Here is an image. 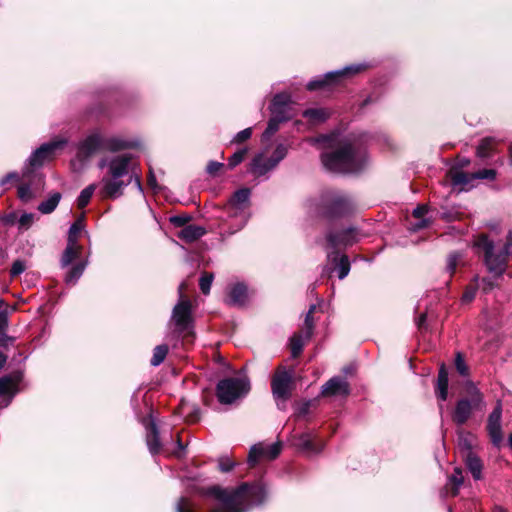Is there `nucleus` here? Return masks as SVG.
Listing matches in <instances>:
<instances>
[{
	"mask_svg": "<svg viewBox=\"0 0 512 512\" xmlns=\"http://www.w3.org/2000/svg\"><path fill=\"white\" fill-rule=\"evenodd\" d=\"M197 492L209 500L208 512H246L267 499L266 488L260 483H243L237 488L211 486Z\"/></svg>",
	"mask_w": 512,
	"mask_h": 512,
	"instance_id": "nucleus-1",
	"label": "nucleus"
},
{
	"mask_svg": "<svg viewBox=\"0 0 512 512\" xmlns=\"http://www.w3.org/2000/svg\"><path fill=\"white\" fill-rule=\"evenodd\" d=\"M99 169H106L100 181V193L105 198L116 199L123 195L124 188L132 182L143 193L140 173L137 171L134 156L121 153L102 157L97 164Z\"/></svg>",
	"mask_w": 512,
	"mask_h": 512,
	"instance_id": "nucleus-2",
	"label": "nucleus"
},
{
	"mask_svg": "<svg viewBox=\"0 0 512 512\" xmlns=\"http://www.w3.org/2000/svg\"><path fill=\"white\" fill-rule=\"evenodd\" d=\"M323 166L338 173H358L368 164L365 148L356 141L348 139L339 141L331 151L321 154Z\"/></svg>",
	"mask_w": 512,
	"mask_h": 512,
	"instance_id": "nucleus-3",
	"label": "nucleus"
},
{
	"mask_svg": "<svg viewBox=\"0 0 512 512\" xmlns=\"http://www.w3.org/2000/svg\"><path fill=\"white\" fill-rule=\"evenodd\" d=\"M306 206L310 213L327 219L348 216L355 208L351 196L338 190H325L317 198L307 200Z\"/></svg>",
	"mask_w": 512,
	"mask_h": 512,
	"instance_id": "nucleus-4",
	"label": "nucleus"
},
{
	"mask_svg": "<svg viewBox=\"0 0 512 512\" xmlns=\"http://www.w3.org/2000/svg\"><path fill=\"white\" fill-rule=\"evenodd\" d=\"M476 246L482 253L487 271L494 276H503L508 267V259L512 258V230L509 231L502 247H497L486 235L478 237Z\"/></svg>",
	"mask_w": 512,
	"mask_h": 512,
	"instance_id": "nucleus-5",
	"label": "nucleus"
},
{
	"mask_svg": "<svg viewBox=\"0 0 512 512\" xmlns=\"http://www.w3.org/2000/svg\"><path fill=\"white\" fill-rule=\"evenodd\" d=\"M464 390L466 396L456 402L452 414V420L458 426L464 425L474 411L482 410L485 407L484 396L474 382L466 381Z\"/></svg>",
	"mask_w": 512,
	"mask_h": 512,
	"instance_id": "nucleus-6",
	"label": "nucleus"
},
{
	"mask_svg": "<svg viewBox=\"0 0 512 512\" xmlns=\"http://www.w3.org/2000/svg\"><path fill=\"white\" fill-rule=\"evenodd\" d=\"M288 148L284 144H278L274 151L269 154L267 148L258 152L252 158L249 164V173L255 178L268 179L269 174L278 166V164L287 156Z\"/></svg>",
	"mask_w": 512,
	"mask_h": 512,
	"instance_id": "nucleus-7",
	"label": "nucleus"
},
{
	"mask_svg": "<svg viewBox=\"0 0 512 512\" xmlns=\"http://www.w3.org/2000/svg\"><path fill=\"white\" fill-rule=\"evenodd\" d=\"M371 66L372 65L368 62L351 64L341 69L330 71L322 76L316 77L315 79L309 81L306 87L309 91H315L326 86L340 84L345 80L366 71Z\"/></svg>",
	"mask_w": 512,
	"mask_h": 512,
	"instance_id": "nucleus-8",
	"label": "nucleus"
},
{
	"mask_svg": "<svg viewBox=\"0 0 512 512\" xmlns=\"http://www.w3.org/2000/svg\"><path fill=\"white\" fill-rule=\"evenodd\" d=\"M249 390V379L245 375H239L220 380L216 387V395L221 404H232L245 396Z\"/></svg>",
	"mask_w": 512,
	"mask_h": 512,
	"instance_id": "nucleus-9",
	"label": "nucleus"
},
{
	"mask_svg": "<svg viewBox=\"0 0 512 512\" xmlns=\"http://www.w3.org/2000/svg\"><path fill=\"white\" fill-rule=\"evenodd\" d=\"M293 370L279 367L271 379V391L278 409L285 410L294 389Z\"/></svg>",
	"mask_w": 512,
	"mask_h": 512,
	"instance_id": "nucleus-10",
	"label": "nucleus"
},
{
	"mask_svg": "<svg viewBox=\"0 0 512 512\" xmlns=\"http://www.w3.org/2000/svg\"><path fill=\"white\" fill-rule=\"evenodd\" d=\"M45 187L44 175L40 172L24 167L22 182L18 186V198L25 203L39 197Z\"/></svg>",
	"mask_w": 512,
	"mask_h": 512,
	"instance_id": "nucleus-11",
	"label": "nucleus"
},
{
	"mask_svg": "<svg viewBox=\"0 0 512 512\" xmlns=\"http://www.w3.org/2000/svg\"><path fill=\"white\" fill-rule=\"evenodd\" d=\"M184 283L179 286L180 299L173 307L170 322L178 333H188L192 328V304L183 296Z\"/></svg>",
	"mask_w": 512,
	"mask_h": 512,
	"instance_id": "nucleus-12",
	"label": "nucleus"
},
{
	"mask_svg": "<svg viewBox=\"0 0 512 512\" xmlns=\"http://www.w3.org/2000/svg\"><path fill=\"white\" fill-rule=\"evenodd\" d=\"M364 234L355 226H348L340 230H330L326 233L325 239L328 251H337L357 243Z\"/></svg>",
	"mask_w": 512,
	"mask_h": 512,
	"instance_id": "nucleus-13",
	"label": "nucleus"
},
{
	"mask_svg": "<svg viewBox=\"0 0 512 512\" xmlns=\"http://www.w3.org/2000/svg\"><path fill=\"white\" fill-rule=\"evenodd\" d=\"M76 159L85 164L95 153L104 151L103 135L99 129L90 132L76 146Z\"/></svg>",
	"mask_w": 512,
	"mask_h": 512,
	"instance_id": "nucleus-14",
	"label": "nucleus"
},
{
	"mask_svg": "<svg viewBox=\"0 0 512 512\" xmlns=\"http://www.w3.org/2000/svg\"><path fill=\"white\" fill-rule=\"evenodd\" d=\"M66 144L67 140L65 139H57L43 143L40 147L32 152L27 160L25 167L35 171V169L40 168L46 161L51 160L55 153L62 149Z\"/></svg>",
	"mask_w": 512,
	"mask_h": 512,
	"instance_id": "nucleus-15",
	"label": "nucleus"
},
{
	"mask_svg": "<svg viewBox=\"0 0 512 512\" xmlns=\"http://www.w3.org/2000/svg\"><path fill=\"white\" fill-rule=\"evenodd\" d=\"M449 175L454 186L461 187L462 189H469L473 187V183L476 180H494L496 177V171L494 169H482L475 173H467L458 168H452Z\"/></svg>",
	"mask_w": 512,
	"mask_h": 512,
	"instance_id": "nucleus-16",
	"label": "nucleus"
},
{
	"mask_svg": "<svg viewBox=\"0 0 512 512\" xmlns=\"http://www.w3.org/2000/svg\"><path fill=\"white\" fill-rule=\"evenodd\" d=\"M271 115L276 116L285 121L294 117L295 112L293 108V101L291 95L286 92L277 93L274 95L269 106Z\"/></svg>",
	"mask_w": 512,
	"mask_h": 512,
	"instance_id": "nucleus-17",
	"label": "nucleus"
},
{
	"mask_svg": "<svg viewBox=\"0 0 512 512\" xmlns=\"http://www.w3.org/2000/svg\"><path fill=\"white\" fill-rule=\"evenodd\" d=\"M282 445L280 442H276L273 444L265 445L263 443H258L253 445L250 448L248 455V463L251 466L256 465L259 459H275L281 452Z\"/></svg>",
	"mask_w": 512,
	"mask_h": 512,
	"instance_id": "nucleus-18",
	"label": "nucleus"
},
{
	"mask_svg": "<svg viewBox=\"0 0 512 512\" xmlns=\"http://www.w3.org/2000/svg\"><path fill=\"white\" fill-rule=\"evenodd\" d=\"M294 445L300 451L308 455H317L325 447V443L316 439V435L310 431L304 432L294 438Z\"/></svg>",
	"mask_w": 512,
	"mask_h": 512,
	"instance_id": "nucleus-19",
	"label": "nucleus"
},
{
	"mask_svg": "<svg viewBox=\"0 0 512 512\" xmlns=\"http://www.w3.org/2000/svg\"><path fill=\"white\" fill-rule=\"evenodd\" d=\"M502 406L498 402L493 411L490 413L487 421V431L492 444L499 447L503 441L502 427Z\"/></svg>",
	"mask_w": 512,
	"mask_h": 512,
	"instance_id": "nucleus-20",
	"label": "nucleus"
},
{
	"mask_svg": "<svg viewBox=\"0 0 512 512\" xmlns=\"http://www.w3.org/2000/svg\"><path fill=\"white\" fill-rule=\"evenodd\" d=\"M104 151L116 153L127 149L138 148L141 141L137 138L126 139L120 136H103Z\"/></svg>",
	"mask_w": 512,
	"mask_h": 512,
	"instance_id": "nucleus-21",
	"label": "nucleus"
},
{
	"mask_svg": "<svg viewBox=\"0 0 512 512\" xmlns=\"http://www.w3.org/2000/svg\"><path fill=\"white\" fill-rule=\"evenodd\" d=\"M23 377L24 373L22 371H15L10 375L0 378V397L5 395L9 396L6 405H8L12 398L17 394L18 385L23 380Z\"/></svg>",
	"mask_w": 512,
	"mask_h": 512,
	"instance_id": "nucleus-22",
	"label": "nucleus"
},
{
	"mask_svg": "<svg viewBox=\"0 0 512 512\" xmlns=\"http://www.w3.org/2000/svg\"><path fill=\"white\" fill-rule=\"evenodd\" d=\"M321 393L323 396H348L350 386L348 381L341 376H335L329 379L323 386Z\"/></svg>",
	"mask_w": 512,
	"mask_h": 512,
	"instance_id": "nucleus-23",
	"label": "nucleus"
},
{
	"mask_svg": "<svg viewBox=\"0 0 512 512\" xmlns=\"http://www.w3.org/2000/svg\"><path fill=\"white\" fill-rule=\"evenodd\" d=\"M251 196L249 188H241L233 193L228 202V211L236 216L238 212H243L248 206Z\"/></svg>",
	"mask_w": 512,
	"mask_h": 512,
	"instance_id": "nucleus-24",
	"label": "nucleus"
},
{
	"mask_svg": "<svg viewBox=\"0 0 512 512\" xmlns=\"http://www.w3.org/2000/svg\"><path fill=\"white\" fill-rule=\"evenodd\" d=\"M248 301V289L244 283H234L228 288L226 302L230 306L243 307Z\"/></svg>",
	"mask_w": 512,
	"mask_h": 512,
	"instance_id": "nucleus-25",
	"label": "nucleus"
},
{
	"mask_svg": "<svg viewBox=\"0 0 512 512\" xmlns=\"http://www.w3.org/2000/svg\"><path fill=\"white\" fill-rule=\"evenodd\" d=\"M328 261L334 266L340 280L344 279L350 272V261L348 256L340 255L337 251H327Z\"/></svg>",
	"mask_w": 512,
	"mask_h": 512,
	"instance_id": "nucleus-26",
	"label": "nucleus"
},
{
	"mask_svg": "<svg viewBox=\"0 0 512 512\" xmlns=\"http://www.w3.org/2000/svg\"><path fill=\"white\" fill-rule=\"evenodd\" d=\"M146 443L152 455L158 454L165 445L160 441L158 427L153 420L146 427Z\"/></svg>",
	"mask_w": 512,
	"mask_h": 512,
	"instance_id": "nucleus-27",
	"label": "nucleus"
},
{
	"mask_svg": "<svg viewBox=\"0 0 512 512\" xmlns=\"http://www.w3.org/2000/svg\"><path fill=\"white\" fill-rule=\"evenodd\" d=\"M448 371L444 364H441L438 372L437 383L435 388L436 397L441 401H446L448 397Z\"/></svg>",
	"mask_w": 512,
	"mask_h": 512,
	"instance_id": "nucleus-28",
	"label": "nucleus"
},
{
	"mask_svg": "<svg viewBox=\"0 0 512 512\" xmlns=\"http://www.w3.org/2000/svg\"><path fill=\"white\" fill-rule=\"evenodd\" d=\"M206 233L205 228L199 225H186L178 233V237L185 242L191 243L201 238Z\"/></svg>",
	"mask_w": 512,
	"mask_h": 512,
	"instance_id": "nucleus-29",
	"label": "nucleus"
},
{
	"mask_svg": "<svg viewBox=\"0 0 512 512\" xmlns=\"http://www.w3.org/2000/svg\"><path fill=\"white\" fill-rule=\"evenodd\" d=\"M82 246L80 244H72L67 242V246L62 254L60 263L62 267L69 266L73 260L80 257Z\"/></svg>",
	"mask_w": 512,
	"mask_h": 512,
	"instance_id": "nucleus-30",
	"label": "nucleus"
},
{
	"mask_svg": "<svg viewBox=\"0 0 512 512\" xmlns=\"http://www.w3.org/2000/svg\"><path fill=\"white\" fill-rule=\"evenodd\" d=\"M463 481L464 478L461 469L455 468L454 472L448 478V482L446 484L447 492H449L452 496H456L463 484Z\"/></svg>",
	"mask_w": 512,
	"mask_h": 512,
	"instance_id": "nucleus-31",
	"label": "nucleus"
},
{
	"mask_svg": "<svg viewBox=\"0 0 512 512\" xmlns=\"http://www.w3.org/2000/svg\"><path fill=\"white\" fill-rule=\"evenodd\" d=\"M62 198L61 193L54 192L52 193L46 200L39 203L37 209L42 214H50L52 213L58 206L60 200Z\"/></svg>",
	"mask_w": 512,
	"mask_h": 512,
	"instance_id": "nucleus-32",
	"label": "nucleus"
},
{
	"mask_svg": "<svg viewBox=\"0 0 512 512\" xmlns=\"http://www.w3.org/2000/svg\"><path fill=\"white\" fill-rule=\"evenodd\" d=\"M87 264L88 260H84L72 266L65 275V283L67 285H74L82 276Z\"/></svg>",
	"mask_w": 512,
	"mask_h": 512,
	"instance_id": "nucleus-33",
	"label": "nucleus"
},
{
	"mask_svg": "<svg viewBox=\"0 0 512 512\" xmlns=\"http://www.w3.org/2000/svg\"><path fill=\"white\" fill-rule=\"evenodd\" d=\"M466 466L475 480L481 479L483 466L481 460L476 455L472 453L468 454L466 458Z\"/></svg>",
	"mask_w": 512,
	"mask_h": 512,
	"instance_id": "nucleus-34",
	"label": "nucleus"
},
{
	"mask_svg": "<svg viewBox=\"0 0 512 512\" xmlns=\"http://www.w3.org/2000/svg\"><path fill=\"white\" fill-rule=\"evenodd\" d=\"M495 140L490 137L483 138L479 143L476 153L481 159H488L493 155Z\"/></svg>",
	"mask_w": 512,
	"mask_h": 512,
	"instance_id": "nucleus-35",
	"label": "nucleus"
},
{
	"mask_svg": "<svg viewBox=\"0 0 512 512\" xmlns=\"http://www.w3.org/2000/svg\"><path fill=\"white\" fill-rule=\"evenodd\" d=\"M310 339H306L303 332L294 334L290 339V349H291V355L293 358L298 357L307 341Z\"/></svg>",
	"mask_w": 512,
	"mask_h": 512,
	"instance_id": "nucleus-36",
	"label": "nucleus"
},
{
	"mask_svg": "<svg viewBox=\"0 0 512 512\" xmlns=\"http://www.w3.org/2000/svg\"><path fill=\"white\" fill-rule=\"evenodd\" d=\"M328 112L322 108H310L303 112V117L308 119L312 124L324 122L328 118Z\"/></svg>",
	"mask_w": 512,
	"mask_h": 512,
	"instance_id": "nucleus-37",
	"label": "nucleus"
},
{
	"mask_svg": "<svg viewBox=\"0 0 512 512\" xmlns=\"http://www.w3.org/2000/svg\"><path fill=\"white\" fill-rule=\"evenodd\" d=\"M315 309H316V306L314 304L311 305L308 312L305 315L304 325H303L301 332L304 333L306 339H311L313 332H314L313 313H314Z\"/></svg>",
	"mask_w": 512,
	"mask_h": 512,
	"instance_id": "nucleus-38",
	"label": "nucleus"
},
{
	"mask_svg": "<svg viewBox=\"0 0 512 512\" xmlns=\"http://www.w3.org/2000/svg\"><path fill=\"white\" fill-rule=\"evenodd\" d=\"M197 504L189 497L182 496L176 503V512H196Z\"/></svg>",
	"mask_w": 512,
	"mask_h": 512,
	"instance_id": "nucleus-39",
	"label": "nucleus"
},
{
	"mask_svg": "<svg viewBox=\"0 0 512 512\" xmlns=\"http://www.w3.org/2000/svg\"><path fill=\"white\" fill-rule=\"evenodd\" d=\"M169 348L166 344L158 345L154 348L153 356L150 360L152 366H159L166 358Z\"/></svg>",
	"mask_w": 512,
	"mask_h": 512,
	"instance_id": "nucleus-40",
	"label": "nucleus"
},
{
	"mask_svg": "<svg viewBox=\"0 0 512 512\" xmlns=\"http://www.w3.org/2000/svg\"><path fill=\"white\" fill-rule=\"evenodd\" d=\"M501 276H491L480 278L478 276V289H481L483 293L491 292L495 287H497L496 279Z\"/></svg>",
	"mask_w": 512,
	"mask_h": 512,
	"instance_id": "nucleus-41",
	"label": "nucleus"
},
{
	"mask_svg": "<svg viewBox=\"0 0 512 512\" xmlns=\"http://www.w3.org/2000/svg\"><path fill=\"white\" fill-rule=\"evenodd\" d=\"M95 189L96 184H90L80 192V195L77 198V205L79 208L82 209L88 205Z\"/></svg>",
	"mask_w": 512,
	"mask_h": 512,
	"instance_id": "nucleus-42",
	"label": "nucleus"
},
{
	"mask_svg": "<svg viewBox=\"0 0 512 512\" xmlns=\"http://www.w3.org/2000/svg\"><path fill=\"white\" fill-rule=\"evenodd\" d=\"M283 122H286V121L283 119H280L276 116L271 115V117L268 121L267 128L263 133V138L269 139L273 134H275L278 131L279 125Z\"/></svg>",
	"mask_w": 512,
	"mask_h": 512,
	"instance_id": "nucleus-43",
	"label": "nucleus"
},
{
	"mask_svg": "<svg viewBox=\"0 0 512 512\" xmlns=\"http://www.w3.org/2000/svg\"><path fill=\"white\" fill-rule=\"evenodd\" d=\"M477 290H478V275L474 276L472 283L466 287V289L463 293V296H462V302H464V303L471 302L475 298Z\"/></svg>",
	"mask_w": 512,
	"mask_h": 512,
	"instance_id": "nucleus-44",
	"label": "nucleus"
},
{
	"mask_svg": "<svg viewBox=\"0 0 512 512\" xmlns=\"http://www.w3.org/2000/svg\"><path fill=\"white\" fill-rule=\"evenodd\" d=\"M82 229H83V225H82L81 220L75 221L69 228L67 242L72 243V244H79L78 237H79Z\"/></svg>",
	"mask_w": 512,
	"mask_h": 512,
	"instance_id": "nucleus-45",
	"label": "nucleus"
},
{
	"mask_svg": "<svg viewBox=\"0 0 512 512\" xmlns=\"http://www.w3.org/2000/svg\"><path fill=\"white\" fill-rule=\"evenodd\" d=\"M246 154H247L246 148H242V149L236 151L228 159V168L234 169L237 165H239L244 160Z\"/></svg>",
	"mask_w": 512,
	"mask_h": 512,
	"instance_id": "nucleus-46",
	"label": "nucleus"
},
{
	"mask_svg": "<svg viewBox=\"0 0 512 512\" xmlns=\"http://www.w3.org/2000/svg\"><path fill=\"white\" fill-rule=\"evenodd\" d=\"M213 278L214 276L212 273L205 272L201 275L199 280V286L203 294L207 295L210 292Z\"/></svg>",
	"mask_w": 512,
	"mask_h": 512,
	"instance_id": "nucleus-47",
	"label": "nucleus"
},
{
	"mask_svg": "<svg viewBox=\"0 0 512 512\" xmlns=\"http://www.w3.org/2000/svg\"><path fill=\"white\" fill-rule=\"evenodd\" d=\"M460 259V254L458 252L450 253L447 258L446 271L449 276H452L457 268L458 262Z\"/></svg>",
	"mask_w": 512,
	"mask_h": 512,
	"instance_id": "nucleus-48",
	"label": "nucleus"
},
{
	"mask_svg": "<svg viewBox=\"0 0 512 512\" xmlns=\"http://www.w3.org/2000/svg\"><path fill=\"white\" fill-rule=\"evenodd\" d=\"M455 368L461 376L469 375V368L460 352H457L455 356Z\"/></svg>",
	"mask_w": 512,
	"mask_h": 512,
	"instance_id": "nucleus-49",
	"label": "nucleus"
},
{
	"mask_svg": "<svg viewBox=\"0 0 512 512\" xmlns=\"http://www.w3.org/2000/svg\"><path fill=\"white\" fill-rule=\"evenodd\" d=\"M34 219H35V214L23 213L18 220L19 227L21 229H25V230L28 229L33 224Z\"/></svg>",
	"mask_w": 512,
	"mask_h": 512,
	"instance_id": "nucleus-50",
	"label": "nucleus"
},
{
	"mask_svg": "<svg viewBox=\"0 0 512 512\" xmlns=\"http://www.w3.org/2000/svg\"><path fill=\"white\" fill-rule=\"evenodd\" d=\"M25 269H26L25 261L17 259L12 264V267L10 270V275H11V277H16V276L20 275L21 273H23L25 271Z\"/></svg>",
	"mask_w": 512,
	"mask_h": 512,
	"instance_id": "nucleus-51",
	"label": "nucleus"
},
{
	"mask_svg": "<svg viewBox=\"0 0 512 512\" xmlns=\"http://www.w3.org/2000/svg\"><path fill=\"white\" fill-rule=\"evenodd\" d=\"M251 135H252V129L251 128H246V129L238 132L234 136L232 142H234V143H242V142L248 140L251 137Z\"/></svg>",
	"mask_w": 512,
	"mask_h": 512,
	"instance_id": "nucleus-52",
	"label": "nucleus"
},
{
	"mask_svg": "<svg viewBox=\"0 0 512 512\" xmlns=\"http://www.w3.org/2000/svg\"><path fill=\"white\" fill-rule=\"evenodd\" d=\"M189 220L190 217L187 215H175L170 218V222L176 227H184Z\"/></svg>",
	"mask_w": 512,
	"mask_h": 512,
	"instance_id": "nucleus-53",
	"label": "nucleus"
},
{
	"mask_svg": "<svg viewBox=\"0 0 512 512\" xmlns=\"http://www.w3.org/2000/svg\"><path fill=\"white\" fill-rule=\"evenodd\" d=\"M234 465V462L227 457H222L219 459V469L222 472H229L230 470H232Z\"/></svg>",
	"mask_w": 512,
	"mask_h": 512,
	"instance_id": "nucleus-54",
	"label": "nucleus"
},
{
	"mask_svg": "<svg viewBox=\"0 0 512 512\" xmlns=\"http://www.w3.org/2000/svg\"><path fill=\"white\" fill-rule=\"evenodd\" d=\"M223 163L217 161H210L207 164L206 172L210 175H215L222 167Z\"/></svg>",
	"mask_w": 512,
	"mask_h": 512,
	"instance_id": "nucleus-55",
	"label": "nucleus"
},
{
	"mask_svg": "<svg viewBox=\"0 0 512 512\" xmlns=\"http://www.w3.org/2000/svg\"><path fill=\"white\" fill-rule=\"evenodd\" d=\"M19 174L17 172H9L0 180V186H5L10 181L19 180Z\"/></svg>",
	"mask_w": 512,
	"mask_h": 512,
	"instance_id": "nucleus-56",
	"label": "nucleus"
},
{
	"mask_svg": "<svg viewBox=\"0 0 512 512\" xmlns=\"http://www.w3.org/2000/svg\"><path fill=\"white\" fill-rule=\"evenodd\" d=\"M428 212V207L426 205H418L412 212V215L417 218H423Z\"/></svg>",
	"mask_w": 512,
	"mask_h": 512,
	"instance_id": "nucleus-57",
	"label": "nucleus"
},
{
	"mask_svg": "<svg viewBox=\"0 0 512 512\" xmlns=\"http://www.w3.org/2000/svg\"><path fill=\"white\" fill-rule=\"evenodd\" d=\"M430 224V221L429 219H426V218H421L419 219L418 222H416L413 226H412V230L413 231H418V230H421L423 228H426L428 225Z\"/></svg>",
	"mask_w": 512,
	"mask_h": 512,
	"instance_id": "nucleus-58",
	"label": "nucleus"
},
{
	"mask_svg": "<svg viewBox=\"0 0 512 512\" xmlns=\"http://www.w3.org/2000/svg\"><path fill=\"white\" fill-rule=\"evenodd\" d=\"M184 445L182 444L180 438L177 439L176 441V449L172 451V453L176 456V457H181L183 452H184Z\"/></svg>",
	"mask_w": 512,
	"mask_h": 512,
	"instance_id": "nucleus-59",
	"label": "nucleus"
},
{
	"mask_svg": "<svg viewBox=\"0 0 512 512\" xmlns=\"http://www.w3.org/2000/svg\"><path fill=\"white\" fill-rule=\"evenodd\" d=\"M426 317H427L426 313H421L419 318L417 319L416 325L419 330H423L426 328L425 327Z\"/></svg>",
	"mask_w": 512,
	"mask_h": 512,
	"instance_id": "nucleus-60",
	"label": "nucleus"
},
{
	"mask_svg": "<svg viewBox=\"0 0 512 512\" xmlns=\"http://www.w3.org/2000/svg\"><path fill=\"white\" fill-rule=\"evenodd\" d=\"M8 325L7 313H0V332L4 331Z\"/></svg>",
	"mask_w": 512,
	"mask_h": 512,
	"instance_id": "nucleus-61",
	"label": "nucleus"
},
{
	"mask_svg": "<svg viewBox=\"0 0 512 512\" xmlns=\"http://www.w3.org/2000/svg\"><path fill=\"white\" fill-rule=\"evenodd\" d=\"M148 184L153 189H156V187H157L156 177L151 169H150L149 175H148Z\"/></svg>",
	"mask_w": 512,
	"mask_h": 512,
	"instance_id": "nucleus-62",
	"label": "nucleus"
},
{
	"mask_svg": "<svg viewBox=\"0 0 512 512\" xmlns=\"http://www.w3.org/2000/svg\"><path fill=\"white\" fill-rule=\"evenodd\" d=\"M14 341H15V338L10 337L6 334H3L1 337V344L5 347H7L9 344H13Z\"/></svg>",
	"mask_w": 512,
	"mask_h": 512,
	"instance_id": "nucleus-63",
	"label": "nucleus"
},
{
	"mask_svg": "<svg viewBox=\"0 0 512 512\" xmlns=\"http://www.w3.org/2000/svg\"><path fill=\"white\" fill-rule=\"evenodd\" d=\"M309 407H310V402H306L304 403L300 408H299V415H306L308 412H309Z\"/></svg>",
	"mask_w": 512,
	"mask_h": 512,
	"instance_id": "nucleus-64",
	"label": "nucleus"
}]
</instances>
